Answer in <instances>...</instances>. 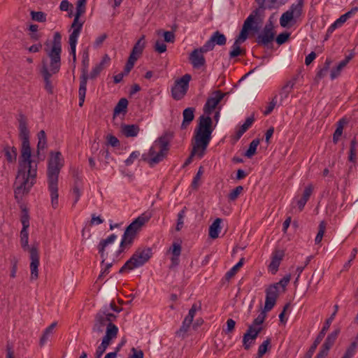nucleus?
I'll return each mask as SVG.
<instances>
[{
  "label": "nucleus",
  "mask_w": 358,
  "mask_h": 358,
  "mask_svg": "<svg viewBox=\"0 0 358 358\" xmlns=\"http://www.w3.org/2000/svg\"><path fill=\"white\" fill-rule=\"evenodd\" d=\"M319 230L317 234L315 239V244H319L322 240L324 236L325 230H326V223L324 221H322L319 224Z\"/></svg>",
  "instance_id": "obj_43"
},
{
  "label": "nucleus",
  "mask_w": 358,
  "mask_h": 358,
  "mask_svg": "<svg viewBox=\"0 0 358 358\" xmlns=\"http://www.w3.org/2000/svg\"><path fill=\"white\" fill-rule=\"evenodd\" d=\"M227 43V38L224 34L220 33L219 31L214 32L210 38L205 43L204 45L207 50L211 51L214 49L215 45H224Z\"/></svg>",
  "instance_id": "obj_20"
},
{
  "label": "nucleus",
  "mask_w": 358,
  "mask_h": 358,
  "mask_svg": "<svg viewBox=\"0 0 358 358\" xmlns=\"http://www.w3.org/2000/svg\"><path fill=\"white\" fill-rule=\"evenodd\" d=\"M116 238H117L116 235L111 234L107 238L103 239L100 241V243L98 245V250H99V252L102 258V262H101L102 264H103L106 260V254H105L106 248L108 245L113 243Z\"/></svg>",
  "instance_id": "obj_26"
},
{
  "label": "nucleus",
  "mask_w": 358,
  "mask_h": 358,
  "mask_svg": "<svg viewBox=\"0 0 358 358\" xmlns=\"http://www.w3.org/2000/svg\"><path fill=\"white\" fill-rule=\"evenodd\" d=\"M221 222H222V219L217 218L214 220V222L210 226L208 234L211 238L215 239L219 236V234L221 231V227H220Z\"/></svg>",
  "instance_id": "obj_30"
},
{
  "label": "nucleus",
  "mask_w": 358,
  "mask_h": 358,
  "mask_svg": "<svg viewBox=\"0 0 358 358\" xmlns=\"http://www.w3.org/2000/svg\"><path fill=\"white\" fill-rule=\"evenodd\" d=\"M4 155L9 162H13L17 158V149L14 147H6L4 148Z\"/></svg>",
  "instance_id": "obj_38"
},
{
  "label": "nucleus",
  "mask_w": 358,
  "mask_h": 358,
  "mask_svg": "<svg viewBox=\"0 0 358 358\" xmlns=\"http://www.w3.org/2000/svg\"><path fill=\"white\" fill-rule=\"evenodd\" d=\"M38 142L37 145L38 150H43L46 146V135L43 130H41L38 134Z\"/></svg>",
  "instance_id": "obj_45"
},
{
  "label": "nucleus",
  "mask_w": 358,
  "mask_h": 358,
  "mask_svg": "<svg viewBox=\"0 0 358 358\" xmlns=\"http://www.w3.org/2000/svg\"><path fill=\"white\" fill-rule=\"evenodd\" d=\"M192 323V320L185 317L184 319L182 326L180 328L176 331V336L178 337L184 338L186 333L189 329L191 324Z\"/></svg>",
  "instance_id": "obj_34"
},
{
  "label": "nucleus",
  "mask_w": 358,
  "mask_h": 358,
  "mask_svg": "<svg viewBox=\"0 0 358 358\" xmlns=\"http://www.w3.org/2000/svg\"><path fill=\"white\" fill-rule=\"evenodd\" d=\"M208 114L203 113L199 117L198 125L195 129L192 155H197L199 158L203 156L215 128V124Z\"/></svg>",
  "instance_id": "obj_2"
},
{
  "label": "nucleus",
  "mask_w": 358,
  "mask_h": 358,
  "mask_svg": "<svg viewBox=\"0 0 358 358\" xmlns=\"http://www.w3.org/2000/svg\"><path fill=\"white\" fill-rule=\"evenodd\" d=\"M85 3L86 0L78 1L76 5V13L71 24L72 27H80L83 28V22L80 21V17L85 12Z\"/></svg>",
  "instance_id": "obj_25"
},
{
  "label": "nucleus",
  "mask_w": 358,
  "mask_h": 358,
  "mask_svg": "<svg viewBox=\"0 0 358 358\" xmlns=\"http://www.w3.org/2000/svg\"><path fill=\"white\" fill-rule=\"evenodd\" d=\"M137 61V59H135L133 56H129L127 60V62L124 66V73L127 75L131 71V70L133 69L135 62Z\"/></svg>",
  "instance_id": "obj_54"
},
{
  "label": "nucleus",
  "mask_w": 358,
  "mask_h": 358,
  "mask_svg": "<svg viewBox=\"0 0 358 358\" xmlns=\"http://www.w3.org/2000/svg\"><path fill=\"white\" fill-rule=\"evenodd\" d=\"M255 14H250L247 19L245 20L242 29L238 35V36L236 38L234 42H238V43L241 44L243 43L248 38V31L254 30L257 31V27L254 26L255 23V18L257 15V12L255 11Z\"/></svg>",
  "instance_id": "obj_14"
},
{
  "label": "nucleus",
  "mask_w": 358,
  "mask_h": 358,
  "mask_svg": "<svg viewBox=\"0 0 358 358\" xmlns=\"http://www.w3.org/2000/svg\"><path fill=\"white\" fill-rule=\"evenodd\" d=\"M103 69H104V67L102 66V64H96L92 68L90 76H88V78H90V79L96 78L99 75V73L103 70Z\"/></svg>",
  "instance_id": "obj_53"
},
{
  "label": "nucleus",
  "mask_w": 358,
  "mask_h": 358,
  "mask_svg": "<svg viewBox=\"0 0 358 358\" xmlns=\"http://www.w3.org/2000/svg\"><path fill=\"white\" fill-rule=\"evenodd\" d=\"M186 208L185 207L182 210H181L178 214L177 219V224H176V231H180L183 227L184 224V219L185 217Z\"/></svg>",
  "instance_id": "obj_48"
},
{
  "label": "nucleus",
  "mask_w": 358,
  "mask_h": 358,
  "mask_svg": "<svg viewBox=\"0 0 358 358\" xmlns=\"http://www.w3.org/2000/svg\"><path fill=\"white\" fill-rule=\"evenodd\" d=\"M203 173V169L202 166H200L196 176L194 177L192 186L194 189H197L199 186V181L201 180V176Z\"/></svg>",
  "instance_id": "obj_51"
},
{
  "label": "nucleus",
  "mask_w": 358,
  "mask_h": 358,
  "mask_svg": "<svg viewBox=\"0 0 358 358\" xmlns=\"http://www.w3.org/2000/svg\"><path fill=\"white\" fill-rule=\"evenodd\" d=\"M83 69L82 74L80 77V87H79V99L80 105L81 106L84 102L85 94L87 91V83L88 79V66H89V55L87 52L83 54Z\"/></svg>",
  "instance_id": "obj_10"
},
{
  "label": "nucleus",
  "mask_w": 358,
  "mask_h": 358,
  "mask_svg": "<svg viewBox=\"0 0 358 358\" xmlns=\"http://www.w3.org/2000/svg\"><path fill=\"white\" fill-rule=\"evenodd\" d=\"M303 9V0H298L296 3L292 4L289 10L282 13L280 18V24L282 27H288L289 24L293 20L299 18Z\"/></svg>",
  "instance_id": "obj_9"
},
{
  "label": "nucleus",
  "mask_w": 358,
  "mask_h": 358,
  "mask_svg": "<svg viewBox=\"0 0 358 358\" xmlns=\"http://www.w3.org/2000/svg\"><path fill=\"white\" fill-rule=\"evenodd\" d=\"M145 36H142L138 41L135 43L132 51L129 56H133L135 57L136 59H138V57L142 54L143 49L145 48Z\"/></svg>",
  "instance_id": "obj_29"
},
{
  "label": "nucleus",
  "mask_w": 358,
  "mask_h": 358,
  "mask_svg": "<svg viewBox=\"0 0 358 358\" xmlns=\"http://www.w3.org/2000/svg\"><path fill=\"white\" fill-rule=\"evenodd\" d=\"M62 166L63 159L61 152H51L48 161L47 175L51 204L55 209L58 207L59 203L58 177Z\"/></svg>",
  "instance_id": "obj_3"
},
{
  "label": "nucleus",
  "mask_w": 358,
  "mask_h": 358,
  "mask_svg": "<svg viewBox=\"0 0 358 358\" xmlns=\"http://www.w3.org/2000/svg\"><path fill=\"white\" fill-rule=\"evenodd\" d=\"M29 234L27 229H22L20 231V243L24 249L29 248L28 245Z\"/></svg>",
  "instance_id": "obj_47"
},
{
  "label": "nucleus",
  "mask_w": 358,
  "mask_h": 358,
  "mask_svg": "<svg viewBox=\"0 0 358 358\" xmlns=\"http://www.w3.org/2000/svg\"><path fill=\"white\" fill-rule=\"evenodd\" d=\"M258 4L260 8H273V6L271 4L273 3V0H257Z\"/></svg>",
  "instance_id": "obj_62"
},
{
  "label": "nucleus",
  "mask_w": 358,
  "mask_h": 358,
  "mask_svg": "<svg viewBox=\"0 0 358 358\" xmlns=\"http://www.w3.org/2000/svg\"><path fill=\"white\" fill-rule=\"evenodd\" d=\"M108 36L106 34H102L101 35L99 36L94 43V48H99L100 47L103 41L107 38Z\"/></svg>",
  "instance_id": "obj_64"
},
{
  "label": "nucleus",
  "mask_w": 358,
  "mask_h": 358,
  "mask_svg": "<svg viewBox=\"0 0 358 358\" xmlns=\"http://www.w3.org/2000/svg\"><path fill=\"white\" fill-rule=\"evenodd\" d=\"M244 263V258H241L239 262L234 265L229 271H228L225 274V278L227 280H229L232 278L237 273L238 269L242 267Z\"/></svg>",
  "instance_id": "obj_37"
},
{
  "label": "nucleus",
  "mask_w": 358,
  "mask_h": 358,
  "mask_svg": "<svg viewBox=\"0 0 358 358\" xmlns=\"http://www.w3.org/2000/svg\"><path fill=\"white\" fill-rule=\"evenodd\" d=\"M262 330V327H254L251 325L249 326L243 338V344L245 350L250 349L252 342L256 339Z\"/></svg>",
  "instance_id": "obj_18"
},
{
  "label": "nucleus",
  "mask_w": 358,
  "mask_h": 358,
  "mask_svg": "<svg viewBox=\"0 0 358 358\" xmlns=\"http://www.w3.org/2000/svg\"><path fill=\"white\" fill-rule=\"evenodd\" d=\"M21 222L22 224V229H28L29 227V217L28 212L25 209L23 210V215L21 217Z\"/></svg>",
  "instance_id": "obj_60"
},
{
  "label": "nucleus",
  "mask_w": 358,
  "mask_h": 358,
  "mask_svg": "<svg viewBox=\"0 0 358 358\" xmlns=\"http://www.w3.org/2000/svg\"><path fill=\"white\" fill-rule=\"evenodd\" d=\"M173 138L171 131H166L152 144L148 153L142 155V159L150 166H154L162 162L167 155L169 145Z\"/></svg>",
  "instance_id": "obj_4"
},
{
  "label": "nucleus",
  "mask_w": 358,
  "mask_h": 358,
  "mask_svg": "<svg viewBox=\"0 0 358 358\" xmlns=\"http://www.w3.org/2000/svg\"><path fill=\"white\" fill-rule=\"evenodd\" d=\"M358 348V337L351 343L350 346L347 348L345 354L342 358H352L356 354Z\"/></svg>",
  "instance_id": "obj_35"
},
{
  "label": "nucleus",
  "mask_w": 358,
  "mask_h": 358,
  "mask_svg": "<svg viewBox=\"0 0 358 358\" xmlns=\"http://www.w3.org/2000/svg\"><path fill=\"white\" fill-rule=\"evenodd\" d=\"M356 145H357L356 141L355 139L352 140L351 143H350L349 160L352 162H354L356 159V152H357Z\"/></svg>",
  "instance_id": "obj_56"
},
{
  "label": "nucleus",
  "mask_w": 358,
  "mask_h": 358,
  "mask_svg": "<svg viewBox=\"0 0 358 358\" xmlns=\"http://www.w3.org/2000/svg\"><path fill=\"white\" fill-rule=\"evenodd\" d=\"M155 50L158 53H163L166 51V45L162 41H157L155 45Z\"/></svg>",
  "instance_id": "obj_58"
},
{
  "label": "nucleus",
  "mask_w": 358,
  "mask_h": 358,
  "mask_svg": "<svg viewBox=\"0 0 358 358\" xmlns=\"http://www.w3.org/2000/svg\"><path fill=\"white\" fill-rule=\"evenodd\" d=\"M191 78L189 74H185L176 80L171 89L172 96L174 99L180 100L186 94Z\"/></svg>",
  "instance_id": "obj_11"
},
{
  "label": "nucleus",
  "mask_w": 358,
  "mask_h": 358,
  "mask_svg": "<svg viewBox=\"0 0 358 358\" xmlns=\"http://www.w3.org/2000/svg\"><path fill=\"white\" fill-rule=\"evenodd\" d=\"M152 254V250L150 248L138 249L120 268V273L142 266L150 259Z\"/></svg>",
  "instance_id": "obj_7"
},
{
  "label": "nucleus",
  "mask_w": 358,
  "mask_h": 358,
  "mask_svg": "<svg viewBox=\"0 0 358 358\" xmlns=\"http://www.w3.org/2000/svg\"><path fill=\"white\" fill-rule=\"evenodd\" d=\"M326 333L320 331L318 335L317 336L315 340L314 341L313 345L310 346L308 352V355L310 357L315 352L316 348H317L318 345L321 343V341L323 340Z\"/></svg>",
  "instance_id": "obj_36"
},
{
  "label": "nucleus",
  "mask_w": 358,
  "mask_h": 358,
  "mask_svg": "<svg viewBox=\"0 0 358 358\" xmlns=\"http://www.w3.org/2000/svg\"><path fill=\"white\" fill-rule=\"evenodd\" d=\"M31 17L32 20L38 22H45L47 20V15L42 11H31Z\"/></svg>",
  "instance_id": "obj_39"
},
{
  "label": "nucleus",
  "mask_w": 358,
  "mask_h": 358,
  "mask_svg": "<svg viewBox=\"0 0 358 358\" xmlns=\"http://www.w3.org/2000/svg\"><path fill=\"white\" fill-rule=\"evenodd\" d=\"M259 144V139H254L249 145L248 150L246 151L245 156L248 158H251L255 153L258 145Z\"/></svg>",
  "instance_id": "obj_40"
},
{
  "label": "nucleus",
  "mask_w": 358,
  "mask_h": 358,
  "mask_svg": "<svg viewBox=\"0 0 358 358\" xmlns=\"http://www.w3.org/2000/svg\"><path fill=\"white\" fill-rule=\"evenodd\" d=\"M354 57V53L351 52L350 55L345 57V58L341 61L337 66L332 69L331 71V79L334 80L341 73L342 69L346 66V65L349 63V62Z\"/></svg>",
  "instance_id": "obj_27"
},
{
  "label": "nucleus",
  "mask_w": 358,
  "mask_h": 358,
  "mask_svg": "<svg viewBox=\"0 0 358 358\" xmlns=\"http://www.w3.org/2000/svg\"><path fill=\"white\" fill-rule=\"evenodd\" d=\"M128 106V101L125 98H122L116 106L114 108L113 112H125Z\"/></svg>",
  "instance_id": "obj_49"
},
{
  "label": "nucleus",
  "mask_w": 358,
  "mask_h": 358,
  "mask_svg": "<svg viewBox=\"0 0 358 358\" xmlns=\"http://www.w3.org/2000/svg\"><path fill=\"white\" fill-rule=\"evenodd\" d=\"M275 33L271 22L266 24L263 31L257 37L256 41L259 45L267 46L274 40Z\"/></svg>",
  "instance_id": "obj_15"
},
{
  "label": "nucleus",
  "mask_w": 358,
  "mask_h": 358,
  "mask_svg": "<svg viewBox=\"0 0 358 358\" xmlns=\"http://www.w3.org/2000/svg\"><path fill=\"white\" fill-rule=\"evenodd\" d=\"M340 331L341 330L339 328H336V329H334L331 334H329L327 336L322 345L330 350V348L334 345L336 340L337 339L338 336L340 334Z\"/></svg>",
  "instance_id": "obj_32"
},
{
  "label": "nucleus",
  "mask_w": 358,
  "mask_h": 358,
  "mask_svg": "<svg viewBox=\"0 0 358 358\" xmlns=\"http://www.w3.org/2000/svg\"><path fill=\"white\" fill-rule=\"evenodd\" d=\"M183 121L181 124L182 129H186L187 125L189 124V123L194 120V113H183Z\"/></svg>",
  "instance_id": "obj_57"
},
{
  "label": "nucleus",
  "mask_w": 358,
  "mask_h": 358,
  "mask_svg": "<svg viewBox=\"0 0 358 358\" xmlns=\"http://www.w3.org/2000/svg\"><path fill=\"white\" fill-rule=\"evenodd\" d=\"M18 122L22 148L18 170L14 182V194L15 199L20 200L24 194H28L36 182L37 164H34L31 159L27 119L24 115L21 114L19 116Z\"/></svg>",
  "instance_id": "obj_1"
},
{
  "label": "nucleus",
  "mask_w": 358,
  "mask_h": 358,
  "mask_svg": "<svg viewBox=\"0 0 358 358\" xmlns=\"http://www.w3.org/2000/svg\"><path fill=\"white\" fill-rule=\"evenodd\" d=\"M346 21V19L342 15L329 27L327 33L331 34L336 28L341 27Z\"/></svg>",
  "instance_id": "obj_46"
},
{
  "label": "nucleus",
  "mask_w": 358,
  "mask_h": 358,
  "mask_svg": "<svg viewBox=\"0 0 358 358\" xmlns=\"http://www.w3.org/2000/svg\"><path fill=\"white\" fill-rule=\"evenodd\" d=\"M150 216L142 214L135 219L126 229L120 243L121 250L131 245L137 232L149 220Z\"/></svg>",
  "instance_id": "obj_6"
},
{
  "label": "nucleus",
  "mask_w": 358,
  "mask_h": 358,
  "mask_svg": "<svg viewBox=\"0 0 358 358\" xmlns=\"http://www.w3.org/2000/svg\"><path fill=\"white\" fill-rule=\"evenodd\" d=\"M254 121L255 118L253 116L248 117L245 120V122L236 130L234 136V139L236 141H238L243 134L252 126Z\"/></svg>",
  "instance_id": "obj_28"
},
{
  "label": "nucleus",
  "mask_w": 358,
  "mask_h": 358,
  "mask_svg": "<svg viewBox=\"0 0 358 358\" xmlns=\"http://www.w3.org/2000/svg\"><path fill=\"white\" fill-rule=\"evenodd\" d=\"M243 188L242 186H237L235 189H234L229 194V196H228V198L229 200L231 201H234L236 200L238 196L241 194V193L242 192Z\"/></svg>",
  "instance_id": "obj_55"
},
{
  "label": "nucleus",
  "mask_w": 358,
  "mask_h": 358,
  "mask_svg": "<svg viewBox=\"0 0 358 358\" xmlns=\"http://www.w3.org/2000/svg\"><path fill=\"white\" fill-rule=\"evenodd\" d=\"M72 194L74 197V201H73V206H75L79 201L80 196H81V191L77 185H75L73 187V190H72Z\"/></svg>",
  "instance_id": "obj_61"
},
{
  "label": "nucleus",
  "mask_w": 358,
  "mask_h": 358,
  "mask_svg": "<svg viewBox=\"0 0 358 358\" xmlns=\"http://www.w3.org/2000/svg\"><path fill=\"white\" fill-rule=\"evenodd\" d=\"M285 256V252L283 250H275L271 255V261L268 266L269 271L275 274L279 268L281 261L282 260Z\"/></svg>",
  "instance_id": "obj_22"
},
{
  "label": "nucleus",
  "mask_w": 358,
  "mask_h": 358,
  "mask_svg": "<svg viewBox=\"0 0 358 358\" xmlns=\"http://www.w3.org/2000/svg\"><path fill=\"white\" fill-rule=\"evenodd\" d=\"M331 64V60L330 59H327L324 62V65L323 68L321 69L317 72V77H318L319 78H322L324 77L327 75V73L329 69Z\"/></svg>",
  "instance_id": "obj_50"
},
{
  "label": "nucleus",
  "mask_w": 358,
  "mask_h": 358,
  "mask_svg": "<svg viewBox=\"0 0 358 358\" xmlns=\"http://www.w3.org/2000/svg\"><path fill=\"white\" fill-rule=\"evenodd\" d=\"M278 284H273L266 289L265 310L270 311L275 306L278 296Z\"/></svg>",
  "instance_id": "obj_16"
},
{
  "label": "nucleus",
  "mask_w": 358,
  "mask_h": 358,
  "mask_svg": "<svg viewBox=\"0 0 358 358\" xmlns=\"http://www.w3.org/2000/svg\"><path fill=\"white\" fill-rule=\"evenodd\" d=\"M208 52H209V50H207V48L204 45L192 51L189 55V60L194 69H199L206 66V59L203 54Z\"/></svg>",
  "instance_id": "obj_13"
},
{
  "label": "nucleus",
  "mask_w": 358,
  "mask_h": 358,
  "mask_svg": "<svg viewBox=\"0 0 358 358\" xmlns=\"http://www.w3.org/2000/svg\"><path fill=\"white\" fill-rule=\"evenodd\" d=\"M115 333V329L114 328L108 329L107 334L103 337L101 343L97 347L95 354H97L98 356L103 355L112 341L116 338Z\"/></svg>",
  "instance_id": "obj_21"
},
{
  "label": "nucleus",
  "mask_w": 358,
  "mask_h": 358,
  "mask_svg": "<svg viewBox=\"0 0 358 358\" xmlns=\"http://www.w3.org/2000/svg\"><path fill=\"white\" fill-rule=\"evenodd\" d=\"M29 252L31 259V279L36 280L38 277L39 255L37 248L34 247L29 248Z\"/></svg>",
  "instance_id": "obj_19"
},
{
  "label": "nucleus",
  "mask_w": 358,
  "mask_h": 358,
  "mask_svg": "<svg viewBox=\"0 0 358 358\" xmlns=\"http://www.w3.org/2000/svg\"><path fill=\"white\" fill-rule=\"evenodd\" d=\"M116 317V315L110 313L109 309L105 307L96 315L92 333L99 336L103 332L104 329H106V334H107L108 329L114 328L115 329V337H117L118 328L113 323Z\"/></svg>",
  "instance_id": "obj_5"
},
{
  "label": "nucleus",
  "mask_w": 358,
  "mask_h": 358,
  "mask_svg": "<svg viewBox=\"0 0 358 358\" xmlns=\"http://www.w3.org/2000/svg\"><path fill=\"white\" fill-rule=\"evenodd\" d=\"M71 29H72V31L70 34L69 38V43L70 45L69 53L71 56H73V55H76V45L78 42V38L82 30V27L71 26Z\"/></svg>",
  "instance_id": "obj_23"
},
{
  "label": "nucleus",
  "mask_w": 358,
  "mask_h": 358,
  "mask_svg": "<svg viewBox=\"0 0 358 358\" xmlns=\"http://www.w3.org/2000/svg\"><path fill=\"white\" fill-rule=\"evenodd\" d=\"M270 345V339H266L264 341L259 347L257 355L259 357H262L268 349V346Z\"/></svg>",
  "instance_id": "obj_52"
},
{
  "label": "nucleus",
  "mask_w": 358,
  "mask_h": 358,
  "mask_svg": "<svg viewBox=\"0 0 358 358\" xmlns=\"http://www.w3.org/2000/svg\"><path fill=\"white\" fill-rule=\"evenodd\" d=\"M57 326V322H52L48 327H47L41 339H40V345L43 346L45 345V343L47 342V341L49 339V337L53 334L54 329Z\"/></svg>",
  "instance_id": "obj_33"
},
{
  "label": "nucleus",
  "mask_w": 358,
  "mask_h": 358,
  "mask_svg": "<svg viewBox=\"0 0 358 358\" xmlns=\"http://www.w3.org/2000/svg\"><path fill=\"white\" fill-rule=\"evenodd\" d=\"M296 83L295 79H292L289 80L281 89L279 95V105H282L287 99L288 98L289 95L292 91V89Z\"/></svg>",
  "instance_id": "obj_24"
},
{
  "label": "nucleus",
  "mask_w": 358,
  "mask_h": 358,
  "mask_svg": "<svg viewBox=\"0 0 358 358\" xmlns=\"http://www.w3.org/2000/svg\"><path fill=\"white\" fill-rule=\"evenodd\" d=\"M140 156V152L138 151H134L132 152L129 157L125 160V164L127 166H130L131 164H132L134 161L138 158V157Z\"/></svg>",
  "instance_id": "obj_59"
},
{
  "label": "nucleus",
  "mask_w": 358,
  "mask_h": 358,
  "mask_svg": "<svg viewBox=\"0 0 358 358\" xmlns=\"http://www.w3.org/2000/svg\"><path fill=\"white\" fill-rule=\"evenodd\" d=\"M240 45L238 42L234 43L231 46V50L229 52L230 58H234L245 53V50L241 48Z\"/></svg>",
  "instance_id": "obj_41"
},
{
  "label": "nucleus",
  "mask_w": 358,
  "mask_h": 358,
  "mask_svg": "<svg viewBox=\"0 0 358 358\" xmlns=\"http://www.w3.org/2000/svg\"><path fill=\"white\" fill-rule=\"evenodd\" d=\"M338 309V305H335L334 306V311L331 314V315L328 319L326 320V321L324 324V326L321 329L322 331L327 333V331L329 330V329L331 326V324L333 322V320H334V317L337 313Z\"/></svg>",
  "instance_id": "obj_42"
},
{
  "label": "nucleus",
  "mask_w": 358,
  "mask_h": 358,
  "mask_svg": "<svg viewBox=\"0 0 358 358\" xmlns=\"http://www.w3.org/2000/svg\"><path fill=\"white\" fill-rule=\"evenodd\" d=\"M62 36L59 32H55L51 49L47 54L50 58L51 71L58 73L61 67Z\"/></svg>",
  "instance_id": "obj_8"
},
{
  "label": "nucleus",
  "mask_w": 358,
  "mask_h": 358,
  "mask_svg": "<svg viewBox=\"0 0 358 358\" xmlns=\"http://www.w3.org/2000/svg\"><path fill=\"white\" fill-rule=\"evenodd\" d=\"M289 36V34L287 33V32H283V33L280 34L276 38L277 43L279 45L283 44L284 43H285L287 41Z\"/></svg>",
  "instance_id": "obj_63"
},
{
  "label": "nucleus",
  "mask_w": 358,
  "mask_h": 358,
  "mask_svg": "<svg viewBox=\"0 0 358 358\" xmlns=\"http://www.w3.org/2000/svg\"><path fill=\"white\" fill-rule=\"evenodd\" d=\"M122 131L127 137H134L138 135L139 127L135 124H125L122 126Z\"/></svg>",
  "instance_id": "obj_31"
},
{
  "label": "nucleus",
  "mask_w": 358,
  "mask_h": 358,
  "mask_svg": "<svg viewBox=\"0 0 358 358\" xmlns=\"http://www.w3.org/2000/svg\"><path fill=\"white\" fill-rule=\"evenodd\" d=\"M41 73L43 78L45 82V89L50 94L53 92V86L50 80L52 75L56 74L51 71L50 63L48 66L47 60L45 59H42V66L41 69Z\"/></svg>",
  "instance_id": "obj_17"
},
{
  "label": "nucleus",
  "mask_w": 358,
  "mask_h": 358,
  "mask_svg": "<svg viewBox=\"0 0 358 358\" xmlns=\"http://www.w3.org/2000/svg\"><path fill=\"white\" fill-rule=\"evenodd\" d=\"M226 94L220 90H215L210 94L204 105L203 112H212L213 110L220 109V105Z\"/></svg>",
  "instance_id": "obj_12"
},
{
  "label": "nucleus",
  "mask_w": 358,
  "mask_h": 358,
  "mask_svg": "<svg viewBox=\"0 0 358 358\" xmlns=\"http://www.w3.org/2000/svg\"><path fill=\"white\" fill-rule=\"evenodd\" d=\"M265 308L259 314V315L254 320L251 326L254 327H262V324L265 320L266 317Z\"/></svg>",
  "instance_id": "obj_44"
}]
</instances>
